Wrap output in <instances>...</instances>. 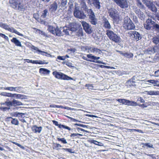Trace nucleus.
<instances>
[{"label":"nucleus","instance_id":"obj_45","mask_svg":"<svg viewBox=\"0 0 159 159\" xmlns=\"http://www.w3.org/2000/svg\"><path fill=\"white\" fill-rule=\"evenodd\" d=\"M153 27L154 29L157 32H159V24H156L153 25Z\"/></svg>","mask_w":159,"mask_h":159},{"label":"nucleus","instance_id":"obj_15","mask_svg":"<svg viewBox=\"0 0 159 159\" xmlns=\"http://www.w3.org/2000/svg\"><path fill=\"white\" fill-rule=\"evenodd\" d=\"M57 8V2H54L50 6L49 10L51 13H54Z\"/></svg>","mask_w":159,"mask_h":159},{"label":"nucleus","instance_id":"obj_59","mask_svg":"<svg viewBox=\"0 0 159 159\" xmlns=\"http://www.w3.org/2000/svg\"><path fill=\"white\" fill-rule=\"evenodd\" d=\"M85 116H87L88 117H95V118H97V116L92 115H89V114H86Z\"/></svg>","mask_w":159,"mask_h":159},{"label":"nucleus","instance_id":"obj_40","mask_svg":"<svg viewBox=\"0 0 159 159\" xmlns=\"http://www.w3.org/2000/svg\"><path fill=\"white\" fill-rule=\"evenodd\" d=\"M101 68H105L107 69H115V68L112 66H108L103 65H98Z\"/></svg>","mask_w":159,"mask_h":159},{"label":"nucleus","instance_id":"obj_36","mask_svg":"<svg viewBox=\"0 0 159 159\" xmlns=\"http://www.w3.org/2000/svg\"><path fill=\"white\" fill-rule=\"evenodd\" d=\"M124 57L128 58H131L133 57V54L132 53L125 52Z\"/></svg>","mask_w":159,"mask_h":159},{"label":"nucleus","instance_id":"obj_6","mask_svg":"<svg viewBox=\"0 0 159 159\" xmlns=\"http://www.w3.org/2000/svg\"><path fill=\"white\" fill-rule=\"evenodd\" d=\"M75 10L74 11V16L80 19H84L86 16L83 11H80V7L77 3H75Z\"/></svg>","mask_w":159,"mask_h":159},{"label":"nucleus","instance_id":"obj_22","mask_svg":"<svg viewBox=\"0 0 159 159\" xmlns=\"http://www.w3.org/2000/svg\"><path fill=\"white\" fill-rule=\"evenodd\" d=\"M88 141L90 143H93L94 144L97 145H98L100 146H104L103 144L102 143L100 142H98L95 140L90 139L88 140Z\"/></svg>","mask_w":159,"mask_h":159},{"label":"nucleus","instance_id":"obj_58","mask_svg":"<svg viewBox=\"0 0 159 159\" xmlns=\"http://www.w3.org/2000/svg\"><path fill=\"white\" fill-rule=\"evenodd\" d=\"M142 11H141L139 9H136L135 11V12L136 13V14H137L138 15L139 14H140V13Z\"/></svg>","mask_w":159,"mask_h":159},{"label":"nucleus","instance_id":"obj_25","mask_svg":"<svg viewBox=\"0 0 159 159\" xmlns=\"http://www.w3.org/2000/svg\"><path fill=\"white\" fill-rule=\"evenodd\" d=\"M12 106L16 107L17 106L22 105V103L18 100L15 99L11 101Z\"/></svg>","mask_w":159,"mask_h":159},{"label":"nucleus","instance_id":"obj_63","mask_svg":"<svg viewBox=\"0 0 159 159\" xmlns=\"http://www.w3.org/2000/svg\"><path fill=\"white\" fill-rule=\"evenodd\" d=\"M138 100L141 103H143L145 102L144 100L141 97L139 98Z\"/></svg>","mask_w":159,"mask_h":159},{"label":"nucleus","instance_id":"obj_4","mask_svg":"<svg viewBox=\"0 0 159 159\" xmlns=\"http://www.w3.org/2000/svg\"><path fill=\"white\" fill-rule=\"evenodd\" d=\"M53 75L57 79L64 80H73V79L61 72L54 71L52 72Z\"/></svg>","mask_w":159,"mask_h":159},{"label":"nucleus","instance_id":"obj_14","mask_svg":"<svg viewBox=\"0 0 159 159\" xmlns=\"http://www.w3.org/2000/svg\"><path fill=\"white\" fill-rule=\"evenodd\" d=\"M123 104L128 106H136L138 105L137 102L134 101H130L128 100L123 99Z\"/></svg>","mask_w":159,"mask_h":159},{"label":"nucleus","instance_id":"obj_27","mask_svg":"<svg viewBox=\"0 0 159 159\" xmlns=\"http://www.w3.org/2000/svg\"><path fill=\"white\" fill-rule=\"evenodd\" d=\"M7 118L10 120H11V123L15 125H18L19 124V122L18 120L16 118H13L12 117H10Z\"/></svg>","mask_w":159,"mask_h":159},{"label":"nucleus","instance_id":"obj_38","mask_svg":"<svg viewBox=\"0 0 159 159\" xmlns=\"http://www.w3.org/2000/svg\"><path fill=\"white\" fill-rule=\"evenodd\" d=\"M57 139L58 141L61 142L63 144H66L67 143V142L66 139L64 138H60L58 137H57Z\"/></svg>","mask_w":159,"mask_h":159},{"label":"nucleus","instance_id":"obj_13","mask_svg":"<svg viewBox=\"0 0 159 159\" xmlns=\"http://www.w3.org/2000/svg\"><path fill=\"white\" fill-rule=\"evenodd\" d=\"M89 2L93 4L96 9H100L101 5L99 0H88Z\"/></svg>","mask_w":159,"mask_h":159},{"label":"nucleus","instance_id":"obj_49","mask_svg":"<svg viewBox=\"0 0 159 159\" xmlns=\"http://www.w3.org/2000/svg\"><path fill=\"white\" fill-rule=\"evenodd\" d=\"M4 89L5 90H8L11 91H15V87H11L4 88Z\"/></svg>","mask_w":159,"mask_h":159},{"label":"nucleus","instance_id":"obj_50","mask_svg":"<svg viewBox=\"0 0 159 159\" xmlns=\"http://www.w3.org/2000/svg\"><path fill=\"white\" fill-rule=\"evenodd\" d=\"M60 2L61 5L64 7L66 5L67 0H60Z\"/></svg>","mask_w":159,"mask_h":159},{"label":"nucleus","instance_id":"obj_43","mask_svg":"<svg viewBox=\"0 0 159 159\" xmlns=\"http://www.w3.org/2000/svg\"><path fill=\"white\" fill-rule=\"evenodd\" d=\"M66 60L65 57L64 56H58L57 57V59L56 60V61H57L59 62L60 61H59V60H63L64 61Z\"/></svg>","mask_w":159,"mask_h":159},{"label":"nucleus","instance_id":"obj_11","mask_svg":"<svg viewBox=\"0 0 159 159\" xmlns=\"http://www.w3.org/2000/svg\"><path fill=\"white\" fill-rule=\"evenodd\" d=\"M128 0H120L116 4L121 8H126L128 7Z\"/></svg>","mask_w":159,"mask_h":159},{"label":"nucleus","instance_id":"obj_64","mask_svg":"<svg viewBox=\"0 0 159 159\" xmlns=\"http://www.w3.org/2000/svg\"><path fill=\"white\" fill-rule=\"evenodd\" d=\"M62 146L60 144L58 143H56L55 147L56 148H57L59 147H61Z\"/></svg>","mask_w":159,"mask_h":159},{"label":"nucleus","instance_id":"obj_31","mask_svg":"<svg viewBox=\"0 0 159 159\" xmlns=\"http://www.w3.org/2000/svg\"><path fill=\"white\" fill-rule=\"evenodd\" d=\"M55 31V33H54V35L59 36H61L62 35V32L57 27H56Z\"/></svg>","mask_w":159,"mask_h":159},{"label":"nucleus","instance_id":"obj_33","mask_svg":"<svg viewBox=\"0 0 159 159\" xmlns=\"http://www.w3.org/2000/svg\"><path fill=\"white\" fill-rule=\"evenodd\" d=\"M1 104L6 105L10 107V106H12L11 101H9L8 98L7 99V101L5 102L2 103Z\"/></svg>","mask_w":159,"mask_h":159},{"label":"nucleus","instance_id":"obj_17","mask_svg":"<svg viewBox=\"0 0 159 159\" xmlns=\"http://www.w3.org/2000/svg\"><path fill=\"white\" fill-rule=\"evenodd\" d=\"M145 94L151 96H156L159 95V91L150 90L146 91L144 92Z\"/></svg>","mask_w":159,"mask_h":159},{"label":"nucleus","instance_id":"obj_42","mask_svg":"<svg viewBox=\"0 0 159 159\" xmlns=\"http://www.w3.org/2000/svg\"><path fill=\"white\" fill-rule=\"evenodd\" d=\"M48 12V10L46 9L44 10L42 14L41 15V17L43 18H45L47 16V14Z\"/></svg>","mask_w":159,"mask_h":159},{"label":"nucleus","instance_id":"obj_57","mask_svg":"<svg viewBox=\"0 0 159 159\" xmlns=\"http://www.w3.org/2000/svg\"><path fill=\"white\" fill-rule=\"evenodd\" d=\"M155 18L158 20V21H159V13H156L154 14Z\"/></svg>","mask_w":159,"mask_h":159},{"label":"nucleus","instance_id":"obj_32","mask_svg":"<svg viewBox=\"0 0 159 159\" xmlns=\"http://www.w3.org/2000/svg\"><path fill=\"white\" fill-rule=\"evenodd\" d=\"M56 28L54 27L52 25H48V30L49 32L52 33L54 34V33L55 32V30Z\"/></svg>","mask_w":159,"mask_h":159},{"label":"nucleus","instance_id":"obj_52","mask_svg":"<svg viewBox=\"0 0 159 159\" xmlns=\"http://www.w3.org/2000/svg\"><path fill=\"white\" fill-rule=\"evenodd\" d=\"M85 86L87 87V89H92L93 87V85L91 84H86Z\"/></svg>","mask_w":159,"mask_h":159},{"label":"nucleus","instance_id":"obj_19","mask_svg":"<svg viewBox=\"0 0 159 159\" xmlns=\"http://www.w3.org/2000/svg\"><path fill=\"white\" fill-rule=\"evenodd\" d=\"M89 51L90 52H93L94 54H100L101 51L100 50L97 48L93 47H90L89 48Z\"/></svg>","mask_w":159,"mask_h":159},{"label":"nucleus","instance_id":"obj_44","mask_svg":"<svg viewBox=\"0 0 159 159\" xmlns=\"http://www.w3.org/2000/svg\"><path fill=\"white\" fill-rule=\"evenodd\" d=\"M139 17L142 20H144L145 17V16L143 12H141L140 14L138 15Z\"/></svg>","mask_w":159,"mask_h":159},{"label":"nucleus","instance_id":"obj_9","mask_svg":"<svg viewBox=\"0 0 159 159\" xmlns=\"http://www.w3.org/2000/svg\"><path fill=\"white\" fill-rule=\"evenodd\" d=\"M82 25L83 29L86 33L90 34L92 33V27L90 25L85 21L82 22Z\"/></svg>","mask_w":159,"mask_h":159},{"label":"nucleus","instance_id":"obj_20","mask_svg":"<svg viewBox=\"0 0 159 159\" xmlns=\"http://www.w3.org/2000/svg\"><path fill=\"white\" fill-rule=\"evenodd\" d=\"M11 41L14 43L15 45L18 47H22V45L21 42L17 39L16 38L14 37L11 40Z\"/></svg>","mask_w":159,"mask_h":159},{"label":"nucleus","instance_id":"obj_18","mask_svg":"<svg viewBox=\"0 0 159 159\" xmlns=\"http://www.w3.org/2000/svg\"><path fill=\"white\" fill-rule=\"evenodd\" d=\"M159 48V47L157 46L154 47L153 48H148L147 51L149 54L154 53L155 52H157V51L158 50Z\"/></svg>","mask_w":159,"mask_h":159},{"label":"nucleus","instance_id":"obj_2","mask_svg":"<svg viewBox=\"0 0 159 159\" xmlns=\"http://www.w3.org/2000/svg\"><path fill=\"white\" fill-rule=\"evenodd\" d=\"M106 34L111 40L116 43H120L121 41V39L120 37L112 31L109 30H107Z\"/></svg>","mask_w":159,"mask_h":159},{"label":"nucleus","instance_id":"obj_60","mask_svg":"<svg viewBox=\"0 0 159 159\" xmlns=\"http://www.w3.org/2000/svg\"><path fill=\"white\" fill-rule=\"evenodd\" d=\"M82 58L83 59L85 60L86 61H91V62L94 61L93 60L88 59L86 57L84 56H83L82 57Z\"/></svg>","mask_w":159,"mask_h":159},{"label":"nucleus","instance_id":"obj_51","mask_svg":"<svg viewBox=\"0 0 159 159\" xmlns=\"http://www.w3.org/2000/svg\"><path fill=\"white\" fill-rule=\"evenodd\" d=\"M76 129H77V131L78 132H80V131H84V132H87V133H89V132L87 130H85L83 129H81V128H79V127H77L76 128Z\"/></svg>","mask_w":159,"mask_h":159},{"label":"nucleus","instance_id":"obj_23","mask_svg":"<svg viewBox=\"0 0 159 159\" xmlns=\"http://www.w3.org/2000/svg\"><path fill=\"white\" fill-rule=\"evenodd\" d=\"M80 7L82 9H83V10L85 11L88 9L85 0H80Z\"/></svg>","mask_w":159,"mask_h":159},{"label":"nucleus","instance_id":"obj_47","mask_svg":"<svg viewBox=\"0 0 159 159\" xmlns=\"http://www.w3.org/2000/svg\"><path fill=\"white\" fill-rule=\"evenodd\" d=\"M62 149L65 150L66 151L70 153H74L75 152L71 148H62Z\"/></svg>","mask_w":159,"mask_h":159},{"label":"nucleus","instance_id":"obj_30","mask_svg":"<svg viewBox=\"0 0 159 159\" xmlns=\"http://www.w3.org/2000/svg\"><path fill=\"white\" fill-rule=\"evenodd\" d=\"M95 17L96 16H95L89 18L90 23L93 25H95L97 23V20Z\"/></svg>","mask_w":159,"mask_h":159},{"label":"nucleus","instance_id":"obj_61","mask_svg":"<svg viewBox=\"0 0 159 159\" xmlns=\"http://www.w3.org/2000/svg\"><path fill=\"white\" fill-rule=\"evenodd\" d=\"M51 107H56L58 108L59 105H56L55 104H51L50 106Z\"/></svg>","mask_w":159,"mask_h":159},{"label":"nucleus","instance_id":"obj_46","mask_svg":"<svg viewBox=\"0 0 159 159\" xmlns=\"http://www.w3.org/2000/svg\"><path fill=\"white\" fill-rule=\"evenodd\" d=\"M143 145L144 146L148 148H153V145L150 143H143Z\"/></svg>","mask_w":159,"mask_h":159},{"label":"nucleus","instance_id":"obj_55","mask_svg":"<svg viewBox=\"0 0 159 159\" xmlns=\"http://www.w3.org/2000/svg\"><path fill=\"white\" fill-rule=\"evenodd\" d=\"M10 107H1V109L4 111H6L7 110H9L10 109Z\"/></svg>","mask_w":159,"mask_h":159},{"label":"nucleus","instance_id":"obj_62","mask_svg":"<svg viewBox=\"0 0 159 159\" xmlns=\"http://www.w3.org/2000/svg\"><path fill=\"white\" fill-rule=\"evenodd\" d=\"M52 121L53 124H54L55 125L58 126L59 124L57 121L54 120H52Z\"/></svg>","mask_w":159,"mask_h":159},{"label":"nucleus","instance_id":"obj_48","mask_svg":"<svg viewBox=\"0 0 159 159\" xmlns=\"http://www.w3.org/2000/svg\"><path fill=\"white\" fill-rule=\"evenodd\" d=\"M15 91L17 92L20 93L22 89V87L20 86L15 87Z\"/></svg>","mask_w":159,"mask_h":159},{"label":"nucleus","instance_id":"obj_26","mask_svg":"<svg viewBox=\"0 0 159 159\" xmlns=\"http://www.w3.org/2000/svg\"><path fill=\"white\" fill-rule=\"evenodd\" d=\"M2 95L4 96H7L8 97H14V95H16L17 98H19L20 94H12L10 93H1Z\"/></svg>","mask_w":159,"mask_h":159},{"label":"nucleus","instance_id":"obj_34","mask_svg":"<svg viewBox=\"0 0 159 159\" xmlns=\"http://www.w3.org/2000/svg\"><path fill=\"white\" fill-rule=\"evenodd\" d=\"M87 56L88 58H91L93 60H98L100 59V57H99L93 56L92 54H88Z\"/></svg>","mask_w":159,"mask_h":159},{"label":"nucleus","instance_id":"obj_10","mask_svg":"<svg viewBox=\"0 0 159 159\" xmlns=\"http://www.w3.org/2000/svg\"><path fill=\"white\" fill-rule=\"evenodd\" d=\"M155 22L151 19H148L146 22L144 24V28L148 30H150L152 27V25H154Z\"/></svg>","mask_w":159,"mask_h":159},{"label":"nucleus","instance_id":"obj_24","mask_svg":"<svg viewBox=\"0 0 159 159\" xmlns=\"http://www.w3.org/2000/svg\"><path fill=\"white\" fill-rule=\"evenodd\" d=\"M50 71L46 69L41 68L39 70V72L40 74L43 75H49Z\"/></svg>","mask_w":159,"mask_h":159},{"label":"nucleus","instance_id":"obj_39","mask_svg":"<svg viewBox=\"0 0 159 159\" xmlns=\"http://www.w3.org/2000/svg\"><path fill=\"white\" fill-rule=\"evenodd\" d=\"M147 82L150 83L152 84H153L154 86H155L157 84L158 81L154 80H148L147 81Z\"/></svg>","mask_w":159,"mask_h":159},{"label":"nucleus","instance_id":"obj_29","mask_svg":"<svg viewBox=\"0 0 159 159\" xmlns=\"http://www.w3.org/2000/svg\"><path fill=\"white\" fill-rule=\"evenodd\" d=\"M152 42L156 45H159V34L154 36L152 39Z\"/></svg>","mask_w":159,"mask_h":159},{"label":"nucleus","instance_id":"obj_1","mask_svg":"<svg viewBox=\"0 0 159 159\" xmlns=\"http://www.w3.org/2000/svg\"><path fill=\"white\" fill-rule=\"evenodd\" d=\"M11 6L13 8L19 10H23L25 9V7L20 0H10L9 2Z\"/></svg>","mask_w":159,"mask_h":159},{"label":"nucleus","instance_id":"obj_5","mask_svg":"<svg viewBox=\"0 0 159 159\" xmlns=\"http://www.w3.org/2000/svg\"><path fill=\"white\" fill-rule=\"evenodd\" d=\"M128 36L134 41H138L142 38V36L136 31H130L128 33Z\"/></svg>","mask_w":159,"mask_h":159},{"label":"nucleus","instance_id":"obj_41","mask_svg":"<svg viewBox=\"0 0 159 159\" xmlns=\"http://www.w3.org/2000/svg\"><path fill=\"white\" fill-rule=\"evenodd\" d=\"M31 48L33 49L35 51H38V52H39L47 53L46 52H44L41 51V50H39L37 47H35L34 46H32L31 47Z\"/></svg>","mask_w":159,"mask_h":159},{"label":"nucleus","instance_id":"obj_16","mask_svg":"<svg viewBox=\"0 0 159 159\" xmlns=\"http://www.w3.org/2000/svg\"><path fill=\"white\" fill-rule=\"evenodd\" d=\"M33 132L35 133H40L41 132L42 127L41 126L37 127L36 125L33 126L31 128Z\"/></svg>","mask_w":159,"mask_h":159},{"label":"nucleus","instance_id":"obj_53","mask_svg":"<svg viewBox=\"0 0 159 159\" xmlns=\"http://www.w3.org/2000/svg\"><path fill=\"white\" fill-rule=\"evenodd\" d=\"M153 76L156 77H159V69L155 72L154 74L153 75Z\"/></svg>","mask_w":159,"mask_h":159},{"label":"nucleus","instance_id":"obj_21","mask_svg":"<svg viewBox=\"0 0 159 159\" xmlns=\"http://www.w3.org/2000/svg\"><path fill=\"white\" fill-rule=\"evenodd\" d=\"M103 23L104 24L103 26L105 28L108 29H110L111 28L110 23L106 18H104L103 19Z\"/></svg>","mask_w":159,"mask_h":159},{"label":"nucleus","instance_id":"obj_56","mask_svg":"<svg viewBox=\"0 0 159 159\" xmlns=\"http://www.w3.org/2000/svg\"><path fill=\"white\" fill-rule=\"evenodd\" d=\"M139 106V107H141L142 108H144L147 107V105H146L145 104H138V105Z\"/></svg>","mask_w":159,"mask_h":159},{"label":"nucleus","instance_id":"obj_8","mask_svg":"<svg viewBox=\"0 0 159 159\" xmlns=\"http://www.w3.org/2000/svg\"><path fill=\"white\" fill-rule=\"evenodd\" d=\"M109 16L114 20V21L118 22L120 20V18L118 12L115 9L111 8L109 10Z\"/></svg>","mask_w":159,"mask_h":159},{"label":"nucleus","instance_id":"obj_7","mask_svg":"<svg viewBox=\"0 0 159 159\" xmlns=\"http://www.w3.org/2000/svg\"><path fill=\"white\" fill-rule=\"evenodd\" d=\"M0 27L11 32L15 33L19 35L23 36V34H20L12 27H10L7 24L0 22Z\"/></svg>","mask_w":159,"mask_h":159},{"label":"nucleus","instance_id":"obj_12","mask_svg":"<svg viewBox=\"0 0 159 159\" xmlns=\"http://www.w3.org/2000/svg\"><path fill=\"white\" fill-rule=\"evenodd\" d=\"M24 60L26 61L28 63H31L33 64H47L48 62H46L45 61H43L41 60H30L29 59H25Z\"/></svg>","mask_w":159,"mask_h":159},{"label":"nucleus","instance_id":"obj_54","mask_svg":"<svg viewBox=\"0 0 159 159\" xmlns=\"http://www.w3.org/2000/svg\"><path fill=\"white\" fill-rule=\"evenodd\" d=\"M151 10L153 12H156L157 11V9L154 6H152L151 7Z\"/></svg>","mask_w":159,"mask_h":159},{"label":"nucleus","instance_id":"obj_37","mask_svg":"<svg viewBox=\"0 0 159 159\" xmlns=\"http://www.w3.org/2000/svg\"><path fill=\"white\" fill-rule=\"evenodd\" d=\"M135 82L132 79L129 80L127 82V84L130 86H134L135 85Z\"/></svg>","mask_w":159,"mask_h":159},{"label":"nucleus","instance_id":"obj_28","mask_svg":"<svg viewBox=\"0 0 159 159\" xmlns=\"http://www.w3.org/2000/svg\"><path fill=\"white\" fill-rule=\"evenodd\" d=\"M85 11L87 12L88 16H89V18L95 16L94 12L91 9H88Z\"/></svg>","mask_w":159,"mask_h":159},{"label":"nucleus","instance_id":"obj_35","mask_svg":"<svg viewBox=\"0 0 159 159\" xmlns=\"http://www.w3.org/2000/svg\"><path fill=\"white\" fill-rule=\"evenodd\" d=\"M83 135V134H78V133H73L71 134L70 135V137L73 138H79V136H82Z\"/></svg>","mask_w":159,"mask_h":159},{"label":"nucleus","instance_id":"obj_3","mask_svg":"<svg viewBox=\"0 0 159 159\" xmlns=\"http://www.w3.org/2000/svg\"><path fill=\"white\" fill-rule=\"evenodd\" d=\"M123 27L127 30H132L135 28L134 24L128 17H126L124 18Z\"/></svg>","mask_w":159,"mask_h":159}]
</instances>
